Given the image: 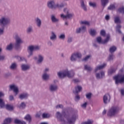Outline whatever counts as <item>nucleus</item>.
Masks as SVG:
<instances>
[{"label": "nucleus", "mask_w": 124, "mask_h": 124, "mask_svg": "<svg viewBox=\"0 0 124 124\" xmlns=\"http://www.w3.org/2000/svg\"><path fill=\"white\" fill-rule=\"evenodd\" d=\"M75 75V73L73 71H69L68 70H65L63 72H60L58 73V76L61 79H63L65 77L68 78H73Z\"/></svg>", "instance_id": "obj_1"}, {"label": "nucleus", "mask_w": 124, "mask_h": 124, "mask_svg": "<svg viewBox=\"0 0 124 124\" xmlns=\"http://www.w3.org/2000/svg\"><path fill=\"white\" fill-rule=\"evenodd\" d=\"M120 111V108L117 106H114L108 110V117H115Z\"/></svg>", "instance_id": "obj_2"}, {"label": "nucleus", "mask_w": 124, "mask_h": 124, "mask_svg": "<svg viewBox=\"0 0 124 124\" xmlns=\"http://www.w3.org/2000/svg\"><path fill=\"white\" fill-rule=\"evenodd\" d=\"M77 119H78V114H77V111H75V113L67 117V124H75V122H76Z\"/></svg>", "instance_id": "obj_3"}, {"label": "nucleus", "mask_w": 124, "mask_h": 124, "mask_svg": "<svg viewBox=\"0 0 124 124\" xmlns=\"http://www.w3.org/2000/svg\"><path fill=\"white\" fill-rule=\"evenodd\" d=\"M16 43L15 44V48L16 50H19L21 48V44L24 43L22 38L18 34L15 35Z\"/></svg>", "instance_id": "obj_4"}, {"label": "nucleus", "mask_w": 124, "mask_h": 124, "mask_svg": "<svg viewBox=\"0 0 124 124\" xmlns=\"http://www.w3.org/2000/svg\"><path fill=\"white\" fill-rule=\"evenodd\" d=\"M28 51H29V54L27 56V58H31L33 55V51H38L40 50V46H30L28 47Z\"/></svg>", "instance_id": "obj_5"}, {"label": "nucleus", "mask_w": 124, "mask_h": 124, "mask_svg": "<svg viewBox=\"0 0 124 124\" xmlns=\"http://www.w3.org/2000/svg\"><path fill=\"white\" fill-rule=\"evenodd\" d=\"M10 24V19L6 16H2L0 18V26L2 27V28H4L5 26H7V25H9Z\"/></svg>", "instance_id": "obj_6"}, {"label": "nucleus", "mask_w": 124, "mask_h": 124, "mask_svg": "<svg viewBox=\"0 0 124 124\" xmlns=\"http://www.w3.org/2000/svg\"><path fill=\"white\" fill-rule=\"evenodd\" d=\"M113 80H115L116 85L124 83V75H118L113 77Z\"/></svg>", "instance_id": "obj_7"}, {"label": "nucleus", "mask_w": 124, "mask_h": 124, "mask_svg": "<svg viewBox=\"0 0 124 124\" xmlns=\"http://www.w3.org/2000/svg\"><path fill=\"white\" fill-rule=\"evenodd\" d=\"M4 107H5V108L8 110V111L13 110V106H11L9 104H6L5 105V103L3 101V100L0 99V108H4Z\"/></svg>", "instance_id": "obj_8"}, {"label": "nucleus", "mask_w": 124, "mask_h": 124, "mask_svg": "<svg viewBox=\"0 0 124 124\" xmlns=\"http://www.w3.org/2000/svg\"><path fill=\"white\" fill-rule=\"evenodd\" d=\"M56 117L58 121L64 122V118H66V114L65 112H63L62 113H61V112L58 111L56 113Z\"/></svg>", "instance_id": "obj_9"}, {"label": "nucleus", "mask_w": 124, "mask_h": 124, "mask_svg": "<svg viewBox=\"0 0 124 124\" xmlns=\"http://www.w3.org/2000/svg\"><path fill=\"white\" fill-rule=\"evenodd\" d=\"M110 34H108L107 35L106 39L104 41H102V39L101 38V37L99 36L96 38V41L99 44L101 43L102 44H106V43H108L109 40H110Z\"/></svg>", "instance_id": "obj_10"}, {"label": "nucleus", "mask_w": 124, "mask_h": 124, "mask_svg": "<svg viewBox=\"0 0 124 124\" xmlns=\"http://www.w3.org/2000/svg\"><path fill=\"white\" fill-rule=\"evenodd\" d=\"M77 58L78 59H81L82 58V55L79 53H73L71 56L70 60L71 62H76L77 60Z\"/></svg>", "instance_id": "obj_11"}, {"label": "nucleus", "mask_w": 124, "mask_h": 124, "mask_svg": "<svg viewBox=\"0 0 124 124\" xmlns=\"http://www.w3.org/2000/svg\"><path fill=\"white\" fill-rule=\"evenodd\" d=\"M10 90L13 91L15 93V95H17L19 93V89L15 85V84H12L9 86Z\"/></svg>", "instance_id": "obj_12"}, {"label": "nucleus", "mask_w": 124, "mask_h": 124, "mask_svg": "<svg viewBox=\"0 0 124 124\" xmlns=\"http://www.w3.org/2000/svg\"><path fill=\"white\" fill-rule=\"evenodd\" d=\"M47 7L49 9H56V5L55 3V1L51 0L47 2Z\"/></svg>", "instance_id": "obj_13"}, {"label": "nucleus", "mask_w": 124, "mask_h": 124, "mask_svg": "<svg viewBox=\"0 0 124 124\" xmlns=\"http://www.w3.org/2000/svg\"><path fill=\"white\" fill-rule=\"evenodd\" d=\"M110 99L111 96L109 94H106L103 96V102L105 104H107V103H109V102H110Z\"/></svg>", "instance_id": "obj_14"}, {"label": "nucleus", "mask_w": 124, "mask_h": 124, "mask_svg": "<svg viewBox=\"0 0 124 124\" xmlns=\"http://www.w3.org/2000/svg\"><path fill=\"white\" fill-rule=\"evenodd\" d=\"M95 76L97 79H102L105 76V73L103 71L100 72V73H97Z\"/></svg>", "instance_id": "obj_15"}, {"label": "nucleus", "mask_w": 124, "mask_h": 124, "mask_svg": "<svg viewBox=\"0 0 124 124\" xmlns=\"http://www.w3.org/2000/svg\"><path fill=\"white\" fill-rule=\"evenodd\" d=\"M58 85L56 84H51L49 86V91H50V92H56L58 91Z\"/></svg>", "instance_id": "obj_16"}, {"label": "nucleus", "mask_w": 124, "mask_h": 124, "mask_svg": "<svg viewBox=\"0 0 124 124\" xmlns=\"http://www.w3.org/2000/svg\"><path fill=\"white\" fill-rule=\"evenodd\" d=\"M73 16H74V14H69V13L67 14V15H64L63 14L61 15V17L63 18V19H65L66 18H68V19H70V18H72V17H73Z\"/></svg>", "instance_id": "obj_17"}, {"label": "nucleus", "mask_w": 124, "mask_h": 124, "mask_svg": "<svg viewBox=\"0 0 124 124\" xmlns=\"http://www.w3.org/2000/svg\"><path fill=\"white\" fill-rule=\"evenodd\" d=\"M35 21L37 27H38V28H41V25H42V21H41V19L39 18V17H36L35 19Z\"/></svg>", "instance_id": "obj_18"}, {"label": "nucleus", "mask_w": 124, "mask_h": 124, "mask_svg": "<svg viewBox=\"0 0 124 124\" xmlns=\"http://www.w3.org/2000/svg\"><path fill=\"white\" fill-rule=\"evenodd\" d=\"M31 68V66L28 64H23L21 65V70L22 71H27Z\"/></svg>", "instance_id": "obj_19"}, {"label": "nucleus", "mask_w": 124, "mask_h": 124, "mask_svg": "<svg viewBox=\"0 0 124 124\" xmlns=\"http://www.w3.org/2000/svg\"><path fill=\"white\" fill-rule=\"evenodd\" d=\"M29 97V94L28 93H22L19 96L20 99H27Z\"/></svg>", "instance_id": "obj_20"}, {"label": "nucleus", "mask_w": 124, "mask_h": 124, "mask_svg": "<svg viewBox=\"0 0 124 124\" xmlns=\"http://www.w3.org/2000/svg\"><path fill=\"white\" fill-rule=\"evenodd\" d=\"M51 20L52 23H59L60 22V19L56 17L55 15H52L51 16Z\"/></svg>", "instance_id": "obj_21"}, {"label": "nucleus", "mask_w": 124, "mask_h": 124, "mask_svg": "<svg viewBox=\"0 0 124 124\" xmlns=\"http://www.w3.org/2000/svg\"><path fill=\"white\" fill-rule=\"evenodd\" d=\"M85 31H86V27L82 26L78 29H77L76 30V32L77 33H80L81 31H82V32H85Z\"/></svg>", "instance_id": "obj_22"}, {"label": "nucleus", "mask_w": 124, "mask_h": 124, "mask_svg": "<svg viewBox=\"0 0 124 124\" xmlns=\"http://www.w3.org/2000/svg\"><path fill=\"white\" fill-rule=\"evenodd\" d=\"M82 91V87L80 86H78L75 87V91H73V93H75V94H77L78 93H80Z\"/></svg>", "instance_id": "obj_23"}, {"label": "nucleus", "mask_w": 124, "mask_h": 124, "mask_svg": "<svg viewBox=\"0 0 124 124\" xmlns=\"http://www.w3.org/2000/svg\"><path fill=\"white\" fill-rule=\"evenodd\" d=\"M106 66V64H103V65L97 66L95 68V72H97L98 70H101V69H103Z\"/></svg>", "instance_id": "obj_24"}, {"label": "nucleus", "mask_w": 124, "mask_h": 124, "mask_svg": "<svg viewBox=\"0 0 124 124\" xmlns=\"http://www.w3.org/2000/svg\"><path fill=\"white\" fill-rule=\"evenodd\" d=\"M50 78V75H48L47 73H44V74L42 75V79L44 80L45 81H46V80H49V78Z\"/></svg>", "instance_id": "obj_25"}, {"label": "nucleus", "mask_w": 124, "mask_h": 124, "mask_svg": "<svg viewBox=\"0 0 124 124\" xmlns=\"http://www.w3.org/2000/svg\"><path fill=\"white\" fill-rule=\"evenodd\" d=\"M50 40H52V41L57 39V35H56V33H55L54 31L51 32V34L50 36Z\"/></svg>", "instance_id": "obj_26"}, {"label": "nucleus", "mask_w": 124, "mask_h": 124, "mask_svg": "<svg viewBox=\"0 0 124 124\" xmlns=\"http://www.w3.org/2000/svg\"><path fill=\"white\" fill-rule=\"evenodd\" d=\"M14 124H27V123L23 121H21L19 119H16L14 121Z\"/></svg>", "instance_id": "obj_27"}, {"label": "nucleus", "mask_w": 124, "mask_h": 124, "mask_svg": "<svg viewBox=\"0 0 124 124\" xmlns=\"http://www.w3.org/2000/svg\"><path fill=\"white\" fill-rule=\"evenodd\" d=\"M80 6L81 8L83 9V10H84V11H87L88 10L87 9V6L85 4V3L84 2L83 0H81L80 2Z\"/></svg>", "instance_id": "obj_28"}, {"label": "nucleus", "mask_w": 124, "mask_h": 124, "mask_svg": "<svg viewBox=\"0 0 124 124\" xmlns=\"http://www.w3.org/2000/svg\"><path fill=\"white\" fill-rule=\"evenodd\" d=\"M25 120L26 121H28L29 124H31V115L30 114H27L25 117Z\"/></svg>", "instance_id": "obj_29"}, {"label": "nucleus", "mask_w": 124, "mask_h": 124, "mask_svg": "<svg viewBox=\"0 0 124 124\" xmlns=\"http://www.w3.org/2000/svg\"><path fill=\"white\" fill-rule=\"evenodd\" d=\"M12 49H13V44H12V43H10L6 48V50H7L8 51H11Z\"/></svg>", "instance_id": "obj_30"}, {"label": "nucleus", "mask_w": 124, "mask_h": 124, "mask_svg": "<svg viewBox=\"0 0 124 124\" xmlns=\"http://www.w3.org/2000/svg\"><path fill=\"white\" fill-rule=\"evenodd\" d=\"M55 6H56V9L57 8H59V9H61V8H63V7L64 6V4H63V3L61 4L57 3L55 5Z\"/></svg>", "instance_id": "obj_31"}, {"label": "nucleus", "mask_w": 124, "mask_h": 124, "mask_svg": "<svg viewBox=\"0 0 124 124\" xmlns=\"http://www.w3.org/2000/svg\"><path fill=\"white\" fill-rule=\"evenodd\" d=\"M90 34L92 35V36H94L96 33V31L93 29H91L89 31Z\"/></svg>", "instance_id": "obj_32"}, {"label": "nucleus", "mask_w": 124, "mask_h": 124, "mask_svg": "<svg viewBox=\"0 0 124 124\" xmlns=\"http://www.w3.org/2000/svg\"><path fill=\"white\" fill-rule=\"evenodd\" d=\"M116 50H117V47L113 46H111V47H110L109 52H110V53H111L112 54V53H114V52L116 51Z\"/></svg>", "instance_id": "obj_33"}, {"label": "nucleus", "mask_w": 124, "mask_h": 124, "mask_svg": "<svg viewBox=\"0 0 124 124\" xmlns=\"http://www.w3.org/2000/svg\"><path fill=\"white\" fill-rule=\"evenodd\" d=\"M115 72H116V69H113V68L110 69L108 71V75H112V74L115 73Z\"/></svg>", "instance_id": "obj_34"}, {"label": "nucleus", "mask_w": 124, "mask_h": 124, "mask_svg": "<svg viewBox=\"0 0 124 124\" xmlns=\"http://www.w3.org/2000/svg\"><path fill=\"white\" fill-rule=\"evenodd\" d=\"M38 58H39V59L37 61L38 63H41V62H43V56H42V55H39Z\"/></svg>", "instance_id": "obj_35"}, {"label": "nucleus", "mask_w": 124, "mask_h": 124, "mask_svg": "<svg viewBox=\"0 0 124 124\" xmlns=\"http://www.w3.org/2000/svg\"><path fill=\"white\" fill-rule=\"evenodd\" d=\"M42 117L43 119H48V118H50V114L48 113H44L42 114Z\"/></svg>", "instance_id": "obj_36"}, {"label": "nucleus", "mask_w": 124, "mask_h": 124, "mask_svg": "<svg viewBox=\"0 0 124 124\" xmlns=\"http://www.w3.org/2000/svg\"><path fill=\"white\" fill-rule=\"evenodd\" d=\"M122 28V26L120 25H118L116 26V31L119 32L120 34H122V31H121V29Z\"/></svg>", "instance_id": "obj_37"}, {"label": "nucleus", "mask_w": 124, "mask_h": 124, "mask_svg": "<svg viewBox=\"0 0 124 124\" xmlns=\"http://www.w3.org/2000/svg\"><path fill=\"white\" fill-rule=\"evenodd\" d=\"M12 122V119L10 118H6L4 121V123L6 124H10Z\"/></svg>", "instance_id": "obj_38"}, {"label": "nucleus", "mask_w": 124, "mask_h": 124, "mask_svg": "<svg viewBox=\"0 0 124 124\" xmlns=\"http://www.w3.org/2000/svg\"><path fill=\"white\" fill-rule=\"evenodd\" d=\"M58 38L61 40H64V39H65V34H64V33L61 34Z\"/></svg>", "instance_id": "obj_39"}, {"label": "nucleus", "mask_w": 124, "mask_h": 124, "mask_svg": "<svg viewBox=\"0 0 124 124\" xmlns=\"http://www.w3.org/2000/svg\"><path fill=\"white\" fill-rule=\"evenodd\" d=\"M108 2V0H101L102 5L103 6V7H105Z\"/></svg>", "instance_id": "obj_40"}, {"label": "nucleus", "mask_w": 124, "mask_h": 124, "mask_svg": "<svg viewBox=\"0 0 124 124\" xmlns=\"http://www.w3.org/2000/svg\"><path fill=\"white\" fill-rule=\"evenodd\" d=\"M114 23L115 24L121 23V21L120 20V17L116 16L114 17Z\"/></svg>", "instance_id": "obj_41"}, {"label": "nucleus", "mask_w": 124, "mask_h": 124, "mask_svg": "<svg viewBox=\"0 0 124 124\" xmlns=\"http://www.w3.org/2000/svg\"><path fill=\"white\" fill-rule=\"evenodd\" d=\"M84 69H85V70H88V71H92V70H93V69L92 68V67H91V66H88L87 65H84Z\"/></svg>", "instance_id": "obj_42"}, {"label": "nucleus", "mask_w": 124, "mask_h": 124, "mask_svg": "<svg viewBox=\"0 0 124 124\" xmlns=\"http://www.w3.org/2000/svg\"><path fill=\"white\" fill-rule=\"evenodd\" d=\"M93 121L91 120H88L87 121L82 123L81 124H93Z\"/></svg>", "instance_id": "obj_43"}, {"label": "nucleus", "mask_w": 124, "mask_h": 124, "mask_svg": "<svg viewBox=\"0 0 124 124\" xmlns=\"http://www.w3.org/2000/svg\"><path fill=\"white\" fill-rule=\"evenodd\" d=\"M89 6L93 8L96 7V3L90 1L89 2Z\"/></svg>", "instance_id": "obj_44"}, {"label": "nucleus", "mask_w": 124, "mask_h": 124, "mask_svg": "<svg viewBox=\"0 0 124 124\" xmlns=\"http://www.w3.org/2000/svg\"><path fill=\"white\" fill-rule=\"evenodd\" d=\"M17 67V64H16V63H13L10 66V68L11 69H15V68Z\"/></svg>", "instance_id": "obj_45"}, {"label": "nucleus", "mask_w": 124, "mask_h": 124, "mask_svg": "<svg viewBox=\"0 0 124 124\" xmlns=\"http://www.w3.org/2000/svg\"><path fill=\"white\" fill-rule=\"evenodd\" d=\"M32 32V27L30 26L28 28L27 30V33H31V32Z\"/></svg>", "instance_id": "obj_46"}, {"label": "nucleus", "mask_w": 124, "mask_h": 124, "mask_svg": "<svg viewBox=\"0 0 124 124\" xmlns=\"http://www.w3.org/2000/svg\"><path fill=\"white\" fill-rule=\"evenodd\" d=\"M26 104H25V102H22L20 105V108H21V109H25L26 108Z\"/></svg>", "instance_id": "obj_47"}, {"label": "nucleus", "mask_w": 124, "mask_h": 124, "mask_svg": "<svg viewBox=\"0 0 124 124\" xmlns=\"http://www.w3.org/2000/svg\"><path fill=\"white\" fill-rule=\"evenodd\" d=\"M92 95L91 93H87L86 94V98H87V99H91V98H92Z\"/></svg>", "instance_id": "obj_48"}, {"label": "nucleus", "mask_w": 124, "mask_h": 124, "mask_svg": "<svg viewBox=\"0 0 124 124\" xmlns=\"http://www.w3.org/2000/svg\"><path fill=\"white\" fill-rule=\"evenodd\" d=\"M114 55L113 54H110L108 57V61L110 62V61H113L114 59Z\"/></svg>", "instance_id": "obj_49"}, {"label": "nucleus", "mask_w": 124, "mask_h": 124, "mask_svg": "<svg viewBox=\"0 0 124 124\" xmlns=\"http://www.w3.org/2000/svg\"><path fill=\"white\" fill-rule=\"evenodd\" d=\"M80 24H81V25H87V26H90V22L87 21H81Z\"/></svg>", "instance_id": "obj_50"}, {"label": "nucleus", "mask_w": 124, "mask_h": 124, "mask_svg": "<svg viewBox=\"0 0 124 124\" xmlns=\"http://www.w3.org/2000/svg\"><path fill=\"white\" fill-rule=\"evenodd\" d=\"M115 7L114 6V5L113 4H112V5H110L108 8V10H113V9H115Z\"/></svg>", "instance_id": "obj_51"}, {"label": "nucleus", "mask_w": 124, "mask_h": 124, "mask_svg": "<svg viewBox=\"0 0 124 124\" xmlns=\"http://www.w3.org/2000/svg\"><path fill=\"white\" fill-rule=\"evenodd\" d=\"M100 34L102 35V36L105 37L106 35V32H105V31L104 30H102L100 31Z\"/></svg>", "instance_id": "obj_52"}, {"label": "nucleus", "mask_w": 124, "mask_h": 124, "mask_svg": "<svg viewBox=\"0 0 124 124\" xmlns=\"http://www.w3.org/2000/svg\"><path fill=\"white\" fill-rule=\"evenodd\" d=\"M118 11L119 12H120V13H123V14H124V7L119 8Z\"/></svg>", "instance_id": "obj_53"}, {"label": "nucleus", "mask_w": 124, "mask_h": 124, "mask_svg": "<svg viewBox=\"0 0 124 124\" xmlns=\"http://www.w3.org/2000/svg\"><path fill=\"white\" fill-rule=\"evenodd\" d=\"M4 31V27H3L2 28H0V35H2V34H3Z\"/></svg>", "instance_id": "obj_54"}, {"label": "nucleus", "mask_w": 124, "mask_h": 124, "mask_svg": "<svg viewBox=\"0 0 124 124\" xmlns=\"http://www.w3.org/2000/svg\"><path fill=\"white\" fill-rule=\"evenodd\" d=\"M90 58H91V56L88 55L85 57L84 59H83V61H84V62H87V61H88V60H89Z\"/></svg>", "instance_id": "obj_55"}, {"label": "nucleus", "mask_w": 124, "mask_h": 124, "mask_svg": "<svg viewBox=\"0 0 124 124\" xmlns=\"http://www.w3.org/2000/svg\"><path fill=\"white\" fill-rule=\"evenodd\" d=\"M5 78H8V77H10L11 76V73H7L4 75Z\"/></svg>", "instance_id": "obj_56"}, {"label": "nucleus", "mask_w": 124, "mask_h": 124, "mask_svg": "<svg viewBox=\"0 0 124 124\" xmlns=\"http://www.w3.org/2000/svg\"><path fill=\"white\" fill-rule=\"evenodd\" d=\"M87 105H88V103L87 102H85L84 103V104H82L81 105V107L82 108H87Z\"/></svg>", "instance_id": "obj_57"}, {"label": "nucleus", "mask_w": 124, "mask_h": 124, "mask_svg": "<svg viewBox=\"0 0 124 124\" xmlns=\"http://www.w3.org/2000/svg\"><path fill=\"white\" fill-rule=\"evenodd\" d=\"M73 38L72 37H69L67 40L68 43H71L72 42Z\"/></svg>", "instance_id": "obj_58"}, {"label": "nucleus", "mask_w": 124, "mask_h": 124, "mask_svg": "<svg viewBox=\"0 0 124 124\" xmlns=\"http://www.w3.org/2000/svg\"><path fill=\"white\" fill-rule=\"evenodd\" d=\"M63 12L65 13L66 15L68 14V13H69V12L68 11V9L67 8H64L63 9Z\"/></svg>", "instance_id": "obj_59"}, {"label": "nucleus", "mask_w": 124, "mask_h": 124, "mask_svg": "<svg viewBox=\"0 0 124 124\" xmlns=\"http://www.w3.org/2000/svg\"><path fill=\"white\" fill-rule=\"evenodd\" d=\"M105 19L106 21H109V20H110V16L108 15H106L105 17Z\"/></svg>", "instance_id": "obj_60"}, {"label": "nucleus", "mask_w": 124, "mask_h": 124, "mask_svg": "<svg viewBox=\"0 0 124 124\" xmlns=\"http://www.w3.org/2000/svg\"><path fill=\"white\" fill-rule=\"evenodd\" d=\"M5 59L4 55H0V61H3Z\"/></svg>", "instance_id": "obj_61"}, {"label": "nucleus", "mask_w": 124, "mask_h": 124, "mask_svg": "<svg viewBox=\"0 0 124 124\" xmlns=\"http://www.w3.org/2000/svg\"><path fill=\"white\" fill-rule=\"evenodd\" d=\"M62 107H63L62 105H58L56 106V109H58V108H62Z\"/></svg>", "instance_id": "obj_62"}, {"label": "nucleus", "mask_w": 124, "mask_h": 124, "mask_svg": "<svg viewBox=\"0 0 124 124\" xmlns=\"http://www.w3.org/2000/svg\"><path fill=\"white\" fill-rule=\"evenodd\" d=\"M47 45H48L49 46H53V43H52V42H51L50 41H48L47 42Z\"/></svg>", "instance_id": "obj_63"}, {"label": "nucleus", "mask_w": 124, "mask_h": 124, "mask_svg": "<svg viewBox=\"0 0 124 124\" xmlns=\"http://www.w3.org/2000/svg\"><path fill=\"white\" fill-rule=\"evenodd\" d=\"M120 92L122 95H124V90L121 89Z\"/></svg>", "instance_id": "obj_64"}]
</instances>
